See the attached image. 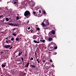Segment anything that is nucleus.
I'll return each instance as SVG.
<instances>
[{
  "label": "nucleus",
  "mask_w": 76,
  "mask_h": 76,
  "mask_svg": "<svg viewBox=\"0 0 76 76\" xmlns=\"http://www.w3.org/2000/svg\"><path fill=\"white\" fill-rule=\"evenodd\" d=\"M4 48H9L10 47V45H5V46H4Z\"/></svg>",
  "instance_id": "nucleus-7"
},
{
  "label": "nucleus",
  "mask_w": 76,
  "mask_h": 76,
  "mask_svg": "<svg viewBox=\"0 0 76 76\" xmlns=\"http://www.w3.org/2000/svg\"><path fill=\"white\" fill-rule=\"evenodd\" d=\"M18 51H19L18 50H16L15 51V53H17V52H18Z\"/></svg>",
  "instance_id": "nucleus-33"
},
{
  "label": "nucleus",
  "mask_w": 76,
  "mask_h": 76,
  "mask_svg": "<svg viewBox=\"0 0 76 76\" xmlns=\"http://www.w3.org/2000/svg\"><path fill=\"white\" fill-rule=\"evenodd\" d=\"M22 51L20 52H19L18 54V56H20V55H21V54H22Z\"/></svg>",
  "instance_id": "nucleus-16"
},
{
  "label": "nucleus",
  "mask_w": 76,
  "mask_h": 76,
  "mask_svg": "<svg viewBox=\"0 0 76 76\" xmlns=\"http://www.w3.org/2000/svg\"><path fill=\"white\" fill-rule=\"evenodd\" d=\"M38 59H37V61H38V63H39V61H38Z\"/></svg>",
  "instance_id": "nucleus-32"
},
{
  "label": "nucleus",
  "mask_w": 76,
  "mask_h": 76,
  "mask_svg": "<svg viewBox=\"0 0 76 76\" xmlns=\"http://www.w3.org/2000/svg\"><path fill=\"white\" fill-rule=\"evenodd\" d=\"M43 14H45V13H46V12H45V11H43Z\"/></svg>",
  "instance_id": "nucleus-34"
},
{
  "label": "nucleus",
  "mask_w": 76,
  "mask_h": 76,
  "mask_svg": "<svg viewBox=\"0 0 76 76\" xmlns=\"http://www.w3.org/2000/svg\"><path fill=\"white\" fill-rule=\"evenodd\" d=\"M37 13H38V12H37Z\"/></svg>",
  "instance_id": "nucleus-61"
},
{
  "label": "nucleus",
  "mask_w": 76,
  "mask_h": 76,
  "mask_svg": "<svg viewBox=\"0 0 76 76\" xmlns=\"http://www.w3.org/2000/svg\"><path fill=\"white\" fill-rule=\"evenodd\" d=\"M19 8H20V9H22V7L20 6V7H19Z\"/></svg>",
  "instance_id": "nucleus-44"
},
{
  "label": "nucleus",
  "mask_w": 76,
  "mask_h": 76,
  "mask_svg": "<svg viewBox=\"0 0 76 76\" xmlns=\"http://www.w3.org/2000/svg\"><path fill=\"white\" fill-rule=\"evenodd\" d=\"M23 1H25V0H23Z\"/></svg>",
  "instance_id": "nucleus-57"
},
{
  "label": "nucleus",
  "mask_w": 76,
  "mask_h": 76,
  "mask_svg": "<svg viewBox=\"0 0 76 76\" xmlns=\"http://www.w3.org/2000/svg\"><path fill=\"white\" fill-rule=\"evenodd\" d=\"M46 62V61L45 60H43V63H45V62Z\"/></svg>",
  "instance_id": "nucleus-37"
},
{
  "label": "nucleus",
  "mask_w": 76,
  "mask_h": 76,
  "mask_svg": "<svg viewBox=\"0 0 76 76\" xmlns=\"http://www.w3.org/2000/svg\"><path fill=\"white\" fill-rule=\"evenodd\" d=\"M21 60H22V61H23V57H21Z\"/></svg>",
  "instance_id": "nucleus-40"
},
{
  "label": "nucleus",
  "mask_w": 76,
  "mask_h": 76,
  "mask_svg": "<svg viewBox=\"0 0 76 76\" xmlns=\"http://www.w3.org/2000/svg\"><path fill=\"white\" fill-rule=\"evenodd\" d=\"M42 25L43 26H48L50 25L48 20L45 19L43 22L42 23Z\"/></svg>",
  "instance_id": "nucleus-2"
},
{
  "label": "nucleus",
  "mask_w": 76,
  "mask_h": 76,
  "mask_svg": "<svg viewBox=\"0 0 76 76\" xmlns=\"http://www.w3.org/2000/svg\"><path fill=\"white\" fill-rule=\"evenodd\" d=\"M3 51H4V52H6V51H5V50H3Z\"/></svg>",
  "instance_id": "nucleus-49"
},
{
  "label": "nucleus",
  "mask_w": 76,
  "mask_h": 76,
  "mask_svg": "<svg viewBox=\"0 0 76 76\" xmlns=\"http://www.w3.org/2000/svg\"><path fill=\"white\" fill-rule=\"evenodd\" d=\"M44 29L45 30V29H47V28L46 27H45L44 28Z\"/></svg>",
  "instance_id": "nucleus-42"
},
{
  "label": "nucleus",
  "mask_w": 76,
  "mask_h": 76,
  "mask_svg": "<svg viewBox=\"0 0 76 76\" xmlns=\"http://www.w3.org/2000/svg\"><path fill=\"white\" fill-rule=\"evenodd\" d=\"M45 76H47V75H45Z\"/></svg>",
  "instance_id": "nucleus-60"
},
{
  "label": "nucleus",
  "mask_w": 76,
  "mask_h": 76,
  "mask_svg": "<svg viewBox=\"0 0 76 76\" xmlns=\"http://www.w3.org/2000/svg\"><path fill=\"white\" fill-rule=\"evenodd\" d=\"M24 15L26 18H28L31 16V13H30V12L29 11H26L24 13Z\"/></svg>",
  "instance_id": "nucleus-3"
},
{
  "label": "nucleus",
  "mask_w": 76,
  "mask_h": 76,
  "mask_svg": "<svg viewBox=\"0 0 76 76\" xmlns=\"http://www.w3.org/2000/svg\"><path fill=\"white\" fill-rule=\"evenodd\" d=\"M12 46H11V47L10 48V50L12 49Z\"/></svg>",
  "instance_id": "nucleus-39"
},
{
  "label": "nucleus",
  "mask_w": 76,
  "mask_h": 76,
  "mask_svg": "<svg viewBox=\"0 0 76 76\" xmlns=\"http://www.w3.org/2000/svg\"><path fill=\"white\" fill-rule=\"evenodd\" d=\"M1 66H2V67H3V68L4 67H6V65L2 64L1 65Z\"/></svg>",
  "instance_id": "nucleus-18"
},
{
  "label": "nucleus",
  "mask_w": 76,
  "mask_h": 76,
  "mask_svg": "<svg viewBox=\"0 0 76 76\" xmlns=\"http://www.w3.org/2000/svg\"><path fill=\"white\" fill-rule=\"evenodd\" d=\"M2 17H3V15H2L0 16V18H2Z\"/></svg>",
  "instance_id": "nucleus-36"
},
{
  "label": "nucleus",
  "mask_w": 76,
  "mask_h": 76,
  "mask_svg": "<svg viewBox=\"0 0 76 76\" xmlns=\"http://www.w3.org/2000/svg\"><path fill=\"white\" fill-rule=\"evenodd\" d=\"M34 16H37V14H36V15H34Z\"/></svg>",
  "instance_id": "nucleus-47"
},
{
  "label": "nucleus",
  "mask_w": 76,
  "mask_h": 76,
  "mask_svg": "<svg viewBox=\"0 0 76 76\" xmlns=\"http://www.w3.org/2000/svg\"><path fill=\"white\" fill-rule=\"evenodd\" d=\"M1 54H4V53L3 51H1Z\"/></svg>",
  "instance_id": "nucleus-31"
},
{
  "label": "nucleus",
  "mask_w": 76,
  "mask_h": 76,
  "mask_svg": "<svg viewBox=\"0 0 76 76\" xmlns=\"http://www.w3.org/2000/svg\"><path fill=\"white\" fill-rule=\"evenodd\" d=\"M51 45V46H53V45H54V47L55 46L54 48L55 49H56L57 48V46H56V44H54L53 42H52L51 43L48 44V48Z\"/></svg>",
  "instance_id": "nucleus-4"
},
{
  "label": "nucleus",
  "mask_w": 76,
  "mask_h": 76,
  "mask_svg": "<svg viewBox=\"0 0 76 76\" xmlns=\"http://www.w3.org/2000/svg\"><path fill=\"white\" fill-rule=\"evenodd\" d=\"M31 9H32V10H33V9H33V8H32Z\"/></svg>",
  "instance_id": "nucleus-51"
},
{
  "label": "nucleus",
  "mask_w": 76,
  "mask_h": 76,
  "mask_svg": "<svg viewBox=\"0 0 76 76\" xmlns=\"http://www.w3.org/2000/svg\"><path fill=\"white\" fill-rule=\"evenodd\" d=\"M34 60V58H33L32 57H31L30 59L31 61V60Z\"/></svg>",
  "instance_id": "nucleus-30"
},
{
  "label": "nucleus",
  "mask_w": 76,
  "mask_h": 76,
  "mask_svg": "<svg viewBox=\"0 0 76 76\" xmlns=\"http://www.w3.org/2000/svg\"><path fill=\"white\" fill-rule=\"evenodd\" d=\"M15 26H17V25H15Z\"/></svg>",
  "instance_id": "nucleus-50"
},
{
  "label": "nucleus",
  "mask_w": 76,
  "mask_h": 76,
  "mask_svg": "<svg viewBox=\"0 0 76 76\" xmlns=\"http://www.w3.org/2000/svg\"><path fill=\"white\" fill-rule=\"evenodd\" d=\"M50 76H53V71H52L49 72V73Z\"/></svg>",
  "instance_id": "nucleus-8"
},
{
  "label": "nucleus",
  "mask_w": 76,
  "mask_h": 76,
  "mask_svg": "<svg viewBox=\"0 0 76 76\" xmlns=\"http://www.w3.org/2000/svg\"><path fill=\"white\" fill-rule=\"evenodd\" d=\"M23 64H24L23 61Z\"/></svg>",
  "instance_id": "nucleus-52"
},
{
  "label": "nucleus",
  "mask_w": 76,
  "mask_h": 76,
  "mask_svg": "<svg viewBox=\"0 0 76 76\" xmlns=\"http://www.w3.org/2000/svg\"><path fill=\"white\" fill-rule=\"evenodd\" d=\"M12 35H14V36H16V34L15 33H12Z\"/></svg>",
  "instance_id": "nucleus-28"
},
{
  "label": "nucleus",
  "mask_w": 76,
  "mask_h": 76,
  "mask_svg": "<svg viewBox=\"0 0 76 76\" xmlns=\"http://www.w3.org/2000/svg\"><path fill=\"white\" fill-rule=\"evenodd\" d=\"M3 25V23L1 21H0V25Z\"/></svg>",
  "instance_id": "nucleus-27"
},
{
  "label": "nucleus",
  "mask_w": 76,
  "mask_h": 76,
  "mask_svg": "<svg viewBox=\"0 0 76 76\" xmlns=\"http://www.w3.org/2000/svg\"><path fill=\"white\" fill-rule=\"evenodd\" d=\"M36 29L37 31H39V30H40V28L39 27H37Z\"/></svg>",
  "instance_id": "nucleus-21"
},
{
  "label": "nucleus",
  "mask_w": 76,
  "mask_h": 76,
  "mask_svg": "<svg viewBox=\"0 0 76 76\" xmlns=\"http://www.w3.org/2000/svg\"><path fill=\"white\" fill-rule=\"evenodd\" d=\"M57 54V53L56 52H54V54H55V55H56Z\"/></svg>",
  "instance_id": "nucleus-38"
},
{
  "label": "nucleus",
  "mask_w": 76,
  "mask_h": 76,
  "mask_svg": "<svg viewBox=\"0 0 76 76\" xmlns=\"http://www.w3.org/2000/svg\"><path fill=\"white\" fill-rule=\"evenodd\" d=\"M49 37H53V38H54V37L55 38H57L56 37H55L54 36V35L52 34L50 32L49 33Z\"/></svg>",
  "instance_id": "nucleus-6"
},
{
  "label": "nucleus",
  "mask_w": 76,
  "mask_h": 76,
  "mask_svg": "<svg viewBox=\"0 0 76 76\" xmlns=\"http://www.w3.org/2000/svg\"><path fill=\"white\" fill-rule=\"evenodd\" d=\"M55 31L54 30H52L51 31L52 34H53V35L55 34Z\"/></svg>",
  "instance_id": "nucleus-11"
},
{
  "label": "nucleus",
  "mask_w": 76,
  "mask_h": 76,
  "mask_svg": "<svg viewBox=\"0 0 76 76\" xmlns=\"http://www.w3.org/2000/svg\"><path fill=\"white\" fill-rule=\"evenodd\" d=\"M32 4L31 5V6L32 7H34V5L35 4V3L32 2Z\"/></svg>",
  "instance_id": "nucleus-10"
},
{
  "label": "nucleus",
  "mask_w": 76,
  "mask_h": 76,
  "mask_svg": "<svg viewBox=\"0 0 76 76\" xmlns=\"http://www.w3.org/2000/svg\"><path fill=\"white\" fill-rule=\"evenodd\" d=\"M8 25H12V26H13V24L12 23H9Z\"/></svg>",
  "instance_id": "nucleus-20"
},
{
  "label": "nucleus",
  "mask_w": 76,
  "mask_h": 76,
  "mask_svg": "<svg viewBox=\"0 0 76 76\" xmlns=\"http://www.w3.org/2000/svg\"><path fill=\"white\" fill-rule=\"evenodd\" d=\"M53 47H54V46H51L50 47V49H53Z\"/></svg>",
  "instance_id": "nucleus-26"
},
{
  "label": "nucleus",
  "mask_w": 76,
  "mask_h": 76,
  "mask_svg": "<svg viewBox=\"0 0 76 76\" xmlns=\"http://www.w3.org/2000/svg\"><path fill=\"white\" fill-rule=\"evenodd\" d=\"M8 3H9V2H7V4H8Z\"/></svg>",
  "instance_id": "nucleus-54"
},
{
  "label": "nucleus",
  "mask_w": 76,
  "mask_h": 76,
  "mask_svg": "<svg viewBox=\"0 0 76 76\" xmlns=\"http://www.w3.org/2000/svg\"><path fill=\"white\" fill-rule=\"evenodd\" d=\"M6 43H8V41H7V40L6 41Z\"/></svg>",
  "instance_id": "nucleus-43"
},
{
  "label": "nucleus",
  "mask_w": 76,
  "mask_h": 76,
  "mask_svg": "<svg viewBox=\"0 0 76 76\" xmlns=\"http://www.w3.org/2000/svg\"><path fill=\"white\" fill-rule=\"evenodd\" d=\"M37 10H38V11H39V13H40V14H41V10H39V8H38V9H37Z\"/></svg>",
  "instance_id": "nucleus-15"
},
{
  "label": "nucleus",
  "mask_w": 76,
  "mask_h": 76,
  "mask_svg": "<svg viewBox=\"0 0 76 76\" xmlns=\"http://www.w3.org/2000/svg\"><path fill=\"white\" fill-rule=\"evenodd\" d=\"M48 41H51L53 40V39H52V38L50 37L48 38Z\"/></svg>",
  "instance_id": "nucleus-13"
},
{
  "label": "nucleus",
  "mask_w": 76,
  "mask_h": 76,
  "mask_svg": "<svg viewBox=\"0 0 76 76\" xmlns=\"http://www.w3.org/2000/svg\"><path fill=\"white\" fill-rule=\"evenodd\" d=\"M37 36L38 37H39V38L37 39V40H34L33 41V42H34V43L39 44V43L40 42V41L42 42H45V40H42L41 39H42V38L41 37H42L41 35L40 36Z\"/></svg>",
  "instance_id": "nucleus-1"
},
{
  "label": "nucleus",
  "mask_w": 76,
  "mask_h": 76,
  "mask_svg": "<svg viewBox=\"0 0 76 76\" xmlns=\"http://www.w3.org/2000/svg\"><path fill=\"white\" fill-rule=\"evenodd\" d=\"M13 30H15V29L14 30V29Z\"/></svg>",
  "instance_id": "nucleus-62"
},
{
  "label": "nucleus",
  "mask_w": 76,
  "mask_h": 76,
  "mask_svg": "<svg viewBox=\"0 0 76 76\" xmlns=\"http://www.w3.org/2000/svg\"><path fill=\"white\" fill-rule=\"evenodd\" d=\"M6 20L7 22L9 21V20H10V18H6Z\"/></svg>",
  "instance_id": "nucleus-12"
},
{
  "label": "nucleus",
  "mask_w": 76,
  "mask_h": 76,
  "mask_svg": "<svg viewBox=\"0 0 76 76\" xmlns=\"http://www.w3.org/2000/svg\"><path fill=\"white\" fill-rule=\"evenodd\" d=\"M33 14H34V15L36 14V12H33Z\"/></svg>",
  "instance_id": "nucleus-35"
},
{
  "label": "nucleus",
  "mask_w": 76,
  "mask_h": 76,
  "mask_svg": "<svg viewBox=\"0 0 76 76\" xmlns=\"http://www.w3.org/2000/svg\"><path fill=\"white\" fill-rule=\"evenodd\" d=\"M11 41H13L14 40V38L13 37L11 39Z\"/></svg>",
  "instance_id": "nucleus-29"
},
{
  "label": "nucleus",
  "mask_w": 76,
  "mask_h": 76,
  "mask_svg": "<svg viewBox=\"0 0 76 76\" xmlns=\"http://www.w3.org/2000/svg\"><path fill=\"white\" fill-rule=\"evenodd\" d=\"M22 5H23V7H25V6H26V5L25 4H23Z\"/></svg>",
  "instance_id": "nucleus-24"
},
{
  "label": "nucleus",
  "mask_w": 76,
  "mask_h": 76,
  "mask_svg": "<svg viewBox=\"0 0 76 76\" xmlns=\"http://www.w3.org/2000/svg\"><path fill=\"white\" fill-rule=\"evenodd\" d=\"M47 69L48 70V69H49V68H48Z\"/></svg>",
  "instance_id": "nucleus-53"
},
{
  "label": "nucleus",
  "mask_w": 76,
  "mask_h": 76,
  "mask_svg": "<svg viewBox=\"0 0 76 76\" xmlns=\"http://www.w3.org/2000/svg\"><path fill=\"white\" fill-rule=\"evenodd\" d=\"M48 37H47L46 36H45V39H46V40H48Z\"/></svg>",
  "instance_id": "nucleus-17"
},
{
  "label": "nucleus",
  "mask_w": 76,
  "mask_h": 76,
  "mask_svg": "<svg viewBox=\"0 0 76 76\" xmlns=\"http://www.w3.org/2000/svg\"><path fill=\"white\" fill-rule=\"evenodd\" d=\"M15 40L17 41H19V38H16L15 39Z\"/></svg>",
  "instance_id": "nucleus-22"
},
{
  "label": "nucleus",
  "mask_w": 76,
  "mask_h": 76,
  "mask_svg": "<svg viewBox=\"0 0 76 76\" xmlns=\"http://www.w3.org/2000/svg\"><path fill=\"white\" fill-rule=\"evenodd\" d=\"M1 32L2 33H3V32L1 31Z\"/></svg>",
  "instance_id": "nucleus-55"
},
{
  "label": "nucleus",
  "mask_w": 76,
  "mask_h": 76,
  "mask_svg": "<svg viewBox=\"0 0 76 76\" xmlns=\"http://www.w3.org/2000/svg\"><path fill=\"white\" fill-rule=\"evenodd\" d=\"M1 1L0 0V1Z\"/></svg>",
  "instance_id": "nucleus-59"
},
{
  "label": "nucleus",
  "mask_w": 76,
  "mask_h": 76,
  "mask_svg": "<svg viewBox=\"0 0 76 76\" xmlns=\"http://www.w3.org/2000/svg\"><path fill=\"white\" fill-rule=\"evenodd\" d=\"M53 51V49L50 50V51Z\"/></svg>",
  "instance_id": "nucleus-48"
},
{
  "label": "nucleus",
  "mask_w": 76,
  "mask_h": 76,
  "mask_svg": "<svg viewBox=\"0 0 76 76\" xmlns=\"http://www.w3.org/2000/svg\"><path fill=\"white\" fill-rule=\"evenodd\" d=\"M16 19L17 20H19V17L18 16H17L16 17Z\"/></svg>",
  "instance_id": "nucleus-25"
},
{
  "label": "nucleus",
  "mask_w": 76,
  "mask_h": 76,
  "mask_svg": "<svg viewBox=\"0 0 76 76\" xmlns=\"http://www.w3.org/2000/svg\"><path fill=\"white\" fill-rule=\"evenodd\" d=\"M12 3L14 4H16L17 5V7H18V0H13L12 1Z\"/></svg>",
  "instance_id": "nucleus-5"
},
{
  "label": "nucleus",
  "mask_w": 76,
  "mask_h": 76,
  "mask_svg": "<svg viewBox=\"0 0 76 76\" xmlns=\"http://www.w3.org/2000/svg\"><path fill=\"white\" fill-rule=\"evenodd\" d=\"M1 76H3V75H1Z\"/></svg>",
  "instance_id": "nucleus-58"
},
{
  "label": "nucleus",
  "mask_w": 76,
  "mask_h": 76,
  "mask_svg": "<svg viewBox=\"0 0 76 76\" xmlns=\"http://www.w3.org/2000/svg\"><path fill=\"white\" fill-rule=\"evenodd\" d=\"M30 66L32 67V68H35V66L33 65H30Z\"/></svg>",
  "instance_id": "nucleus-14"
},
{
  "label": "nucleus",
  "mask_w": 76,
  "mask_h": 76,
  "mask_svg": "<svg viewBox=\"0 0 76 76\" xmlns=\"http://www.w3.org/2000/svg\"><path fill=\"white\" fill-rule=\"evenodd\" d=\"M29 62H28V63L27 64L26 67H28L29 66Z\"/></svg>",
  "instance_id": "nucleus-19"
},
{
  "label": "nucleus",
  "mask_w": 76,
  "mask_h": 76,
  "mask_svg": "<svg viewBox=\"0 0 76 76\" xmlns=\"http://www.w3.org/2000/svg\"><path fill=\"white\" fill-rule=\"evenodd\" d=\"M29 32H31V33H33L34 32H33V30H31L29 31Z\"/></svg>",
  "instance_id": "nucleus-23"
},
{
  "label": "nucleus",
  "mask_w": 76,
  "mask_h": 76,
  "mask_svg": "<svg viewBox=\"0 0 76 76\" xmlns=\"http://www.w3.org/2000/svg\"><path fill=\"white\" fill-rule=\"evenodd\" d=\"M29 21L28 20L27 21V23H29Z\"/></svg>",
  "instance_id": "nucleus-46"
},
{
  "label": "nucleus",
  "mask_w": 76,
  "mask_h": 76,
  "mask_svg": "<svg viewBox=\"0 0 76 76\" xmlns=\"http://www.w3.org/2000/svg\"><path fill=\"white\" fill-rule=\"evenodd\" d=\"M33 39H35L37 38V37L36 35H34L33 36Z\"/></svg>",
  "instance_id": "nucleus-9"
},
{
  "label": "nucleus",
  "mask_w": 76,
  "mask_h": 76,
  "mask_svg": "<svg viewBox=\"0 0 76 76\" xmlns=\"http://www.w3.org/2000/svg\"><path fill=\"white\" fill-rule=\"evenodd\" d=\"M36 52H35V54H36Z\"/></svg>",
  "instance_id": "nucleus-56"
},
{
  "label": "nucleus",
  "mask_w": 76,
  "mask_h": 76,
  "mask_svg": "<svg viewBox=\"0 0 76 76\" xmlns=\"http://www.w3.org/2000/svg\"><path fill=\"white\" fill-rule=\"evenodd\" d=\"M31 29V28L30 27H28V29Z\"/></svg>",
  "instance_id": "nucleus-41"
},
{
  "label": "nucleus",
  "mask_w": 76,
  "mask_h": 76,
  "mask_svg": "<svg viewBox=\"0 0 76 76\" xmlns=\"http://www.w3.org/2000/svg\"><path fill=\"white\" fill-rule=\"evenodd\" d=\"M50 61H51V62H52V61H52V60L51 59L50 60Z\"/></svg>",
  "instance_id": "nucleus-45"
}]
</instances>
